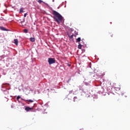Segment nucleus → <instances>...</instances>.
<instances>
[{"label":"nucleus","instance_id":"1","mask_svg":"<svg viewBox=\"0 0 130 130\" xmlns=\"http://www.w3.org/2000/svg\"><path fill=\"white\" fill-rule=\"evenodd\" d=\"M52 14L54 16L53 18L55 22H56L57 24H60V22H62V20L63 19L62 16H61L60 14L58 13V12L54 10L53 11Z\"/></svg>","mask_w":130,"mask_h":130},{"label":"nucleus","instance_id":"18","mask_svg":"<svg viewBox=\"0 0 130 130\" xmlns=\"http://www.w3.org/2000/svg\"><path fill=\"white\" fill-rule=\"evenodd\" d=\"M53 2H54V0H53Z\"/></svg>","mask_w":130,"mask_h":130},{"label":"nucleus","instance_id":"14","mask_svg":"<svg viewBox=\"0 0 130 130\" xmlns=\"http://www.w3.org/2000/svg\"><path fill=\"white\" fill-rule=\"evenodd\" d=\"M73 99H74V101L75 102L76 101V100H77V99H78V98L76 96H75Z\"/></svg>","mask_w":130,"mask_h":130},{"label":"nucleus","instance_id":"17","mask_svg":"<svg viewBox=\"0 0 130 130\" xmlns=\"http://www.w3.org/2000/svg\"><path fill=\"white\" fill-rule=\"evenodd\" d=\"M4 56H0V58H4Z\"/></svg>","mask_w":130,"mask_h":130},{"label":"nucleus","instance_id":"6","mask_svg":"<svg viewBox=\"0 0 130 130\" xmlns=\"http://www.w3.org/2000/svg\"><path fill=\"white\" fill-rule=\"evenodd\" d=\"M30 40L32 42H35V38H30Z\"/></svg>","mask_w":130,"mask_h":130},{"label":"nucleus","instance_id":"4","mask_svg":"<svg viewBox=\"0 0 130 130\" xmlns=\"http://www.w3.org/2000/svg\"><path fill=\"white\" fill-rule=\"evenodd\" d=\"M0 29L2 30V31H8V29H7L6 28L3 26H1Z\"/></svg>","mask_w":130,"mask_h":130},{"label":"nucleus","instance_id":"13","mask_svg":"<svg viewBox=\"0 0 130 130\" xmlns=\"http://www.w3.org/2000/svg\"><path fill=\"white\" fill-rule=\"evenodd\" d=\"M38 3H39V4H42V3H43V1H42V0H38Z\"/></svg>","mask_w":130,"mask_h":130},{"label":"nucleus","instance_id":"12","mask_svg":"<svg viewBox=\"0 0 130 130\" xmlns=\"http://www.w3.org/2000/svg\"><path fill=\"white\" fill-rule=\"evenodd\" d=\"M70 38H71V39H73L74 37V34L72 35L71 36L69 35Z\"/></svg>","mask_w":130,"mask_h":130},{"label":"nucleus","instance_id":"8","mask_svg":"<svg viewBox=\"0 0 130 130\" xmlns=\"http://www.w3.org/2000/svg\"><path fill=\"white\" fill-rule=\"evenodd\" d=\"M80 41H81V38H78L76 40V42H80Z\"/></svg>","mask_w":130,"mask_h":130},{"label":"nucleus","instance_id":"2","mask_svg":"<svg viewBox=\"0 0 130 130\" xmlns=\"http://www.w3.org/2000/svg\"><path fill=\"white\" fill-rule=\"evenodd\" d=\"M48 61L49 62V64H52V63H55V59H54V58H49Z\"/></svg>","mask_w":130,"mask_h":130},{"label":"nucleus","instance_id":"9","mask_svg":"<svg viewBox=\"0 0 130 130\" xmlns=\"http://www.w3.org/2000/svg\"><path fill=\"white\" fill-rule=\"evenodd\" d=\"M25 101H27L28 102H34V101L32 100H26Z\"/></svg>","mask_w":130,"mask_h":130},{"label":"nucleus","instance_id":"7","mask_svg":"<svg viewBox=\"0 0 130 130\" xmlns=\"http://www.w3.org/2000/svg\"><path fill=\"white\" fill-rule=\"evenodd\" d=\"M20 13H24V10L23 8H20Z\"/></svg>","mask_w":130,"mask_h":130},{"label":"nucleus","instance_id":"10","mask_svg":"<svg viewBox=\"0 0 130 130\" xmlns=\"http://www.w3.org/2000/svg\"><path fill=\"white\" fill-rule=\"evenodd\" d=\"M23 32H24V33H28V29H24V30H23Z\"/></svg>","mask_w":130,"mask_h":130},{"label":"nucleus","instance_id":"15","mask_svg":"<svg viewBox=\"0 0 130 130\" xmlns=\"http://www.w3.org/2000/svg\"><path fill=\"white\" fill-rule=\"evenodd\" d=\"M26 17H27V13H25V14H24V18H26Z\"/></svg>","mask_w":130,"mask_h":130},{"label":"nucleus","instance_id":"19","mask_svg":"<svg viewBox=\"0 0 130 130\" xmlns=\"http://www.w3.org/2000/svg\"><path fill=\"white\" fill-rule=\"evenodd\" d=\"M74 36L76 37V35H74Z\"/></svg>","mask_w":130,"mask_h":130},{"label":"nucleus","instance_id":"3","mask_svg":"<svg viewBox=\"0 0 130 130\" xmlns=\"http://www.w3.org/2000/svg\"><path fill=\"white\" fill-rule=\"evenodd\" d=\"M33 109V108H30L29 107H26L25 108V110H26V111L28 112V111H30V110H32Z\"/></svg>","mask_w":130,"mask_h":130},{"label":"nucleus","instance_id":"11","mask_svg":"<svg viewBox=\"0 0 130 130\" xmlns=\"http://www.w3.org/2000/svg\"><path fill=\"white\" fill-rule=\"evenodd\" d=\"M78 48H79V49H82V45L79 44L78 45Z\"/></svg>","mask_w":130,"mask_h":130},{"label":"nucleus","instance_id":"5","mask_svg":"<svg viewBox=\"0 0 130 130\" xmlns=\"http://www.w3.org/2000/svg\"><path fill=\"white\" fill-rule=\"evenodd\" d=\"M18 39H14V43L16 45L18 46Z\"/></svg>","mask_w":130,"mask_h":130},{"label":"nucleus","instance_id":"16","mask_svg":"<svg viewBox=\"0 0 130 130\" xmlns=\"http://www.w3.org/2000/svg\"><path fill=\"white\" fill-rule=\"evenodd\" d=\"M21 97L20 96H17V100H19Z\"/></svg>","mask_w":130,"mask_h":130}]
</instances>
